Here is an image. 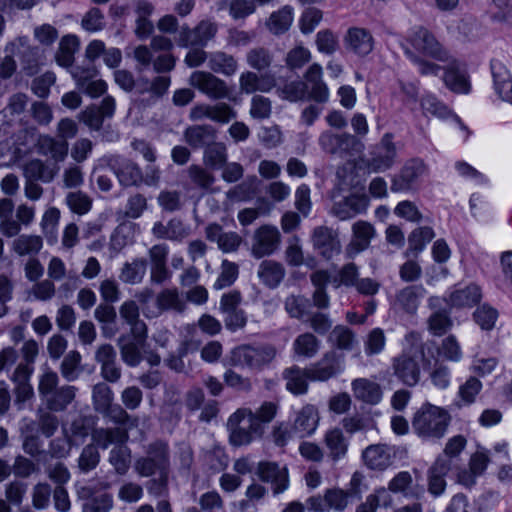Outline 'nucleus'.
I'll return each mask as SVG.
<instances>
[{"label": "nucleus", "instance_id": "obj_1", "mask_svg": "<svg viewBox=\"0 0 512 512\" xmlns=\"http://www.w3.org/2000/svg\"><path fill=\"white\" fill-rule=\"evenodd\" d=\"M278 404L266 401L253 412L249 408H239L227 420L229 442L232 446L249 445L256 437L264 433V425L276 416Z\"/></svg>", "mask_w": 512, "mask_h": 512}, {"label": "nucleus", "instance_id": "obj_54", "mask_svg": "<svg viewBox=\"0 0 512 512\" xmlns=\"http://www.w3.org/2000/svg\"><path fill=\"white\" fill-rule=\"evenodd\" d=\"M101 414L108 417V419L114 424L126 429L127 432L128 429L135 428L138 425V419L129 415L126 409L119 404H111L109 408Z\"/></svg>", "mask_w": 512, "mask_h": 512}, {"label": "nucleus", "instance_id": "obj_16", "mask_svg": "<svg viewBox=\"0 0 512 512\" xmlns=\"http://www.w3.org/2000/svg\"><path fill=\"white\" fill-rule=\"evenodd\" d=\"M312 244L315 250L329 260L341 251L338 233L326 226L316 227L312 234Z\"/></svg>", "mask_w": 512, "mask_h": 512}, {"label": "nucleus", "instance_id": "obj_2", "mask_svg": "<svg viewBox=\"0 0 512 512\" xmlns=\"http://www.w3.org/2000/svg\"><path fill=\"white\" fill-rule=\"evenodd\" d=\"M337 178L338 182L331 191V198L334 200L331 213L341 221L364 214L369 206V197L363 187H357L353 183V173L339 169Z\"/></svg>", "mask_w": 512, "mask_h": 512}, {"label": "nucleus", "instance_id": "obj_62", "mask_svg": "<svg viewBox=\"0 0 512 512\" xmlns=\"http://www.w3.org/2000/svg\"><path fill=\"white\" fill-rule=\"evenodd\" d=\"M92 400L95 411L102 413L112 404L113 392L107 384L97 383L92 389Z\"/></svg>", "mask_w": 512, "mask_h": 512}, {"label": "nucleus", "instance_id": "obj_11", "mask_svg": "<svg viewBox=\"0 0 512 512\" xmlns=\"http://www.w3.org/2000/svg\"><path fill=\"white\" fill-rule=\"evenodd\" d=\"M370 155V158L367 160V166L372 171L381 172L391 168L397 156L393 135L386 133L381 141L373 148Z\"/></svg>", "mask_w": 512, "mask_h": 512}, {"label": "nucleus", "instance_id": "obj_9", "mask_svg": "<svg viewBox=\"0 0 512 512\" xmlns=\"http://www.w3.org/2000/svg\"><path fill=\"white\" fill-rule=\"evenodd\" d=\"M189 84L213 100L230 99L227 83L207 71H195L189 77Z\"/></svg>", "mask_w": 512, "mask_h": 512}, {"label": "nucleus", "instance_id": "obj_27", "mask_svg": "<svg viewBox=\"0 0 512 512\" xmlns=\"http://www.w3.org/2000/svg\"><path fill=\"white\" fill-rule=\"evenodd\" d=\"M491 72L496 93L503 101L512 104V76L509 70L502 61L495 59L491 62Z\"/></svg>", "mask_w": 512, "mask_h": 512}, {"label": "nucleus", "instance_id": "obj_56", "mask_svg": "<svg viewBox=\"0 0 512 512\" xmlns=\"http://www.w3.org/2000/svg\"><path fill=\"white\" fill-rule=\"evenodd\" d=\"M421 107L424 113H429L438 118H448L452 116L456 122L460 124L462 129H466L465 125L460 121L457 115H454L447 106L440 102L432 95L425 96L421 101Z\"/></svg>", "mask_w": 512, "mask_h": 512}, {"label": "nucleus", "instance_id": "obj_36", "mask_svg": "<svg viewBox=\"0 0 512 512\" xmlns=\"http://www.w3.org/2000/svg\"><path fill=\"white\" fill-rule=\"evenodd\" d=\"M58 171V166H50L40 159L30 160L23 166L24 179L41 181L43 183H50Z\"/></svg>", "mask_w": 512, "mask_h": 512}, {"label": "nucleus", "instance_id": "obj_32", "mask_svg": "<svg viewBox=\"0 0 512 512\" xmlns=\"http://www.w3.org/2000/svg\"><path fill=\"white\" fill-rule=\"evenodd\" d=\"M364 463L374 470H385L392 464L391 449L385 444L368 446L362 453Z\"/></svg>", "mask_w": 512, "mask_h": 512}, {"label": "nucleus", "instance_id": "obj_55", "mask_svg": "<svg viewBox=\"0 0 512 512\" xmlns=\"http://www.w3.org/2000/svg\"><path fill=\"white\" fill-rule=\"evenodd\" d=\"M328 341L340 350H351L356 343V338L351 329L343 325H337L330 332Z\"/></svg>", "mask_w": 512, "mask_h": 512}, {"label": "nucleus", "instance_id": "obj_12", "mask_svg": "<svg viewBox=\"0 0 512 512\" xmlns=\"http://www.w3.org/2000/svg\"><path fill=\"white\" fill-rule=\"evenodd\" d=\"M277 87V79L271 73H259L253 70H246L239 76V91L245 95L256 93H269Z\"/></svg>", "mask_w": 512, "mask_h": 512}, {"label": "nucleus", "instance_id": "obj_31", "mask_svg": "<svg viewBox=\"0 0 512 512\" xmlns=\"http://www.w3.org/2000/svg\"><path fill=\"white\" fill-rule=\"evenodd\" d=\"M285 275V267L275 260H263L258 266L257 276L259 280L270 289L278 287Z\"/></svg>", "mask_w": 512, "mask_h": 512}, {"label": "nucleus", "instance_id": "obj_15", "mask_svg": "<svg viewBox=\"0 0 512 512\" xmlns=\"http://www.w3.org/2000/svg\"><path fill=\"white\" fill-rule=\"evenodd\" d=\"M375 235L376 231L371 223L363 220L355 222L352 225V238L345 248L346 257L353 259L368 249Z\"/></svg>", "mask_w": 512, "mask_h": 512}, {"label": "nucleus", "instance_id": "obj_29", "mask_svg": "<svg viewBox=\"0 0 512 512\" xmlns=\"http://www.w3.org/2000/svg\"><path fill=\"white\" fill-rule=\"evenodd\" d=\"M282 377L286 389L293 395H304L308 391L310 372L308 368H301L297 365L284 369Z\"/></svg>", "mask_w": 512, "mask_h": 512}, {"label": "nucleus", "instance_id": "obj_35", "mask_svg": "<svg viewBox=\"0 0 512 512\" xmlns=\"http://www.w3.org/2000/svg\"><path fill=\"white\" fill-rule=\"evenodd\" d=\"M425 295V289L421 285L407 286L401 289L395 297L396 308L414 314L417 311L420 299Z\"/></svg>", "mask_w": 512, "mask_h": 512}, {"label": "nucleus", "instance_id": "obj_41", "mask_svg": "<svg viewBox=\"0 0 512 512\" xmlns=\"http://www.w3.org/2000/svg\"><path fill=\"white\" fill-rule=\"evenodd\" d=\"M152 234L157 239L182 241L189 235L188 229L179 219H171L167 224L156 222L152 228Z\"/></svg>", "mask_w": 512, "mask_h": 512}, {"label": "nucleus", "instance_id": "obj_4", "mask_svg": "<svg viewBox=\"0 0 512 512\" xmlns=\"http://www.w3.org/2000/svg\"><path fill=\"white\" fill-rule=\"evenodd\" d=\"M450 419L445 409L426 403L414 414L412 428L424 440L440 439L445 435Z\"/></svg>", "mask_w": 512, "mask_h": 512}, {"label": "nucleus", "instance_id": "obj_8", "mask_svg": "<svg viewBox=\"0 0 512 512\" xmlns=\"http://www.w3.org/2000/svg\"><path fill=\"white\" fill-rule=\"evenodd\" d=\"M412 47L420 54L440 62L450 60V53L441 45L436 37L426 28L419 27L408 38Z\"/></svg>", "mask_w": 512, "mask_h": 512}, {"label": "nucleus", "instance_id": "obj_60", "mask_svg": "<svg viewBox=\"0 0 512 512\" xmlns=\"http://www.w3.org/2000/svg\"><path fill=\"white\" fill-rule=\"evenodd\" d=\"M434 236L435 234L433 229L428 226L413 230L408 238V251H411L414 255H417L424 249L425 245L434 238Z\"/></svg>", "mask_w": 512, "mask_h": 512}, {"label": "nucleus", "instance_id": "obj_7", "mask_svg": "<svg viewBox=\"0 0 512 512\" xmlns=\"http://www.w3.org/2000/svg\"><path fill=\"white\" fill-rule=\"evenodd\" d=\"M424 358V352L404 351L393 358L394 375L406 386L413 387L420 381L421 370L419 359Z\"/></svg>", "mask_w": 512, "mask_h": 512}, {"label": "nucleus", "instance_id": "obj_51", "mask_svg": "<svg viewBox=\"0 0 512 512\" xmlns=\"http://www.w3.org/2000/svg\"><path fill=\"white\" fill-rule=\"evenodd\" d=\"M480 299V288L476 285H470L452 292L449 296L448 303L454 307H466L475 305Z\"/></svg>", "mask_w": 512, "mask_h": 512}, {"label": "nucleus", "instance_id": "obj_17", "mask_svg": "<svg viewBox=\"0 0 512 512\" xmlns=\"http://www.w3.org/2000/svg\"><path fill=\"white\" fill-rule=\"evenodd\" d=\"M323 70L320 64H311L304 74V85H306V95L318 103H325L329 98V89L322 79Z\"/></svg>", "mask_w": 512, "mask_h": 512}, {"label": "nucleus", "instance_id": "obj_46", "mask_svg": "<svg viewBox=\"0 0 512 512\" xmlns=\"http://www.w3.org/2000/svg\"><path fill=\"white\" fill-rule=\"evenodd\" d=\"M292 23L293 9L290 6H284L269 16L266 27L272 34L281 35L289 30Z\"/></svg>", "mask_w": 512, "mask_h": 512}, {"label": "nucleus", "instance_id": "obj_20", "mask_svg": "<svg viewBox=\"0 0 512 512\" xmlns=\"http://www.w3.org/2000/svg\"><path fill=\"white\" fill-rule=\"evenodd\" d=\"M205 236L211 242H216L217 247L223 253L236 252L243 239L237 232H225L218 223H210L205 228Z\"/></svg>", "mask_w": 512, "mask_h": 512}, {"label": "nucleus", "instance_id": "obj_64", "mask_svg": "<svg viewBox=\"0 0 512 512\" xmlns=\"http://www.w3.org/2000/svg\"><path fill=\"white\" fill-rule=\"evenodd\" d=\"M113 508V497L109 493L91 496L83 504V512H110Z\"/></svg>", "mask_w": 512, "mask_h": 512}, {"label": "nucleus", "instance_id": "obj_44", "mask_svg": "<svg viewBox=\"0 0 512 512\" xmlns=\"http://www.w3.org/2000/svg\"><path fill=\"white\" fill-rule=\"evenodd\" d=\"M14 202L10 198L0 199V232L6 237H14L20 232V224L12 218Z\"/></svg>", "mask_w": 512, "mask_h": 512}, {"label": "nucleus", "instance_id": "obj_14", "mask_svg": "<svg viewBox=\"0 0 512 512\" xmlns=\"http://www.w3.org/2000/svg\"><path fill=\"white\" fill-rule=\"evenodd\" d=\"M257 475L261 481L271 484L274 495L283 493L289 487V473L287 467H280L275 462H259Z\"/></svg>", "mask_w": 512, "mask_h": 512}, {"label": "nucleus", "instance_id": "obj_10", "mask_svg": "<svg viewBox=\"0 0 512 512\" xmlns=\"http://www.w3.org/2000/svg\"><path fill=\"white\" fill-rule=\"evenodd\" d=\"M281 243V234L273 225H262L254 231L251 253L255 258L273 254Z\"/></svg>", "mask_w": 512, "mask_h": 512}, {"label": "nucleus", "instance_id": "obj_38", "mask_svg": "<svg viewBox=\"0 0 512 512\" xmlns=\"http://www.w3.org/2000/svg\"><path fill=\"white\" fill-rule=\"evenodd\" d=\"M183 136L192 148H206L216 139V129L211 125H193L184 131Z\"/></svg>", "mask_w": 512, "mask_h": 512}, {"label": "nucleus", "instance_id": "obj_39", "mask_svg": "<svg viewBox=\"0 0 512 512\" xmlns=\"http://www.w3.org/2000/svg\"><path fill=\"white\" fill-rule=\"evenodd\" d=\"M324 444L334 462L344 458L348 452L349 443L340 428L329 429L324 435Z\"/></svg>", "mask_w": 512, "mask_h": 512}, {"label": "nucleus", "instance_id": "obj_13", "mask_svg": "<svg viewBox=\"0 0 512 512\" xmlns=\"http://www.w3.org/2000/svg\"><path fill=\"white\" fill-rule=\"evenodd\" d=\"M106 162L117 177L120 185L130 187L142 182L141 169L133 161L119 155H112L107 158Z\"/></svg>", "mask_w": 512, "mask_h": 512}, {"label": "nucleus", "instance_id": "obj_47", "mask_svg": "<svg viewBox=\"0 0 512 512\" xmlns=\"http://www.w3.org/2000/svg\"><path fill=\"white\" fill-rule=\"evenodd\" d=\"M79 48V40L75 35L62 37L55 55L56 62L65 68L71 67L74 62V54Z\"/></svg>", "mask_w": 512, "mask_h": 512}, {"label": "nucleus", "instance_id": "obj_3", "mask_svg": "<svg viewBox=\"0 0 512 512\" xmlns=\"http://www.w3.org/2000/svg\"><path fill=\"white\" fill-rule=\"evenodd\" d=\"M59 384L58 374L45 368L39 376L38 392L46 408L52 412H62L75 400L77 388L72 385Z\"/></svg>", "mask_w": 512, "mask_h": 512}, {"label": "nucleus", "instance_id": "obj_37", "mask_svg": "<svg viewBox=\"0 0 512 512\" xmlns=\"http://www.w3.org/2000/svg\"><path fill=\"white\" fill-rule=\"evenodd\" d=\"M92 441L97 448L107 449L111 444H124L128 440V432L121 427L95 428L91 432Z\"/></svg>", "mask_w": 512, "mask_h": 512}, {"label": "nucleus", "instance_id": "obj_45", "mask_svg": "<svg viewBox=\"0 0 512 512\" xmlns=\"http://www.w3.org/2000/svg\"><path fill=\"white\" fill-rule=\"evenodd\" d=\"M147 271V260L135 258L131 262L124 263L119 279L126 284L135 285L142 282Z\"/></svg>", "mask_w": 512, "mask_h": 512}, {"label": "nucleus", "instance_id": "obj_61", "mask_svg": "<svg viewBox=\"0 0 512 512\" xmlns=\"http://www.w3.org/2000/svg\"><path fill=\"white\" fill-rule=\"evenodd\" d=\"M279 98L290 102H298L307 98L306 85L303 81H291L277 88Z\"/></svg>", "mask_w": 512, "mask_h": 512}, {"label": "nucleus", "instance_id": "obj_22", "mask_svg": "<svg viewBox=\"0 0 512 512\" xmlns=\"http://www.w3.org/2000/svg\"><path fill=\"white\" fill-rule=\"evenodd\" d=\"M426 172V165L422 160L412 159L401 169L399 175L392 180L393 192L407 191L412 188L414 182Z\"/></svg>", "mask_w": 512, "mask_h": 512}, {"label": "nucleus", "instance_id": "obj_50", "mask_svg": "<svg viewBox=\"0 0 512 512\" xmlns=\"http://www.w3.org/2000/svg\"><path fill=\"white\" fill-rule=\"evenodd\" d=\"M140 345L137 341L122 335L118 338V347L121 358L128 366L135 367L142 361Z\"/></svg>", "mask_w": 512, "mask_h": 512}, {"label": "nucleus", "instance_id": "obj_25", "mask_svg": "<svg viewBox=\"0 0 512 512\" xmlns=\"http://www.w3.org/2000/svg\"><path fill=\"white\" fill-rule=\"evenodd\" d=\"M319 421L320 416L317 407L306 404L296 413L292 429L301 438L309 437L316 431Z\"/></svg>", "mask_w": 512, "mask_h": 512}, {"label": "nucleus", "instance_id": "obj_40", "mask_svg": "<svg viewBox=\"0 0 512 512\" xmlns=\"http://www.w3.org/2000/svg\"><path fill=\"white\" fill-rule=\"evenodd\" d=\"M37 151L43 156L51 157L55 162H62L68 154V142L48 135L40 136Z\"/></svg>", "mask_w": 512, "mask_h": 512}, {"label": "nucleus", "instance_id": "obj_18", "mask_svg": "<svg viewBox=\"0 0 512 512\" xmlns=\"http://www.w3.org/2000/svg\"><path fill=\"white\" fill-rule=\"evenodd\" d=\"M168 254L169 248L164 243L153 245L148 250L151 283L162 284L170 279L171 273L167 267Z\"/></svg>", "mask_w": 512, "mask_h": 512}, {"label": "nucleus", "instance_id": "obj_53", "mask_svg": "<svg viewBox=\"0 0 512 512\" xmlns=\"http://www.w3.org/2000/svg\"><path fill=\"white\" fill-rule=\"evenodd\" d=\"M310 300L304 295H289L284 301V309L291 318L305 320L309 315Z\"/></svg>", "mask_w": 512, "mask_h": 512}, {"label": "nucleus", "instance_id": "obj_26", "mask_svg": "<svg viewBox=\"0 0 512 512\" xmlns=\"http://www.w3.org/2000/svg\"><path fill=\"white\" fill-rule=\"evenodd\" d=\"M157 311L150 316L156 317L166 311L182 314L187 308L186 301L181 297L177 288H164L155 298Z\"/></svg>", "mask_w": 512, "mask_h": 512}, {"label": "nucleus", "instance_id": "obj_24", "mask_svg": "<svg viewBox=\"0 0 512 512\" xmlns=\"http://www.w3.org/2000/svg\"><path fill=\"white\" fill-rule=\"evenodd\" d=\"M308 369L311 381H328L341 371L340 358L335 351H329Z\"/></svg>", "mask_w": 512, "mask_h": 512}, {"label": "nucleus", "instance_id": "obj_19", "mask_svg": "<svg viewBox=\"0 0 512 512\" xmlns=\"http://www.w3.org/2000/svg\"><path fill=\"white\" fill-rule=\"evenodd\" d=\"M343 42L347 51L359 57L367 56L374 48V38L371 32L361 27L349 28L344 35Z\"/></svg>", "mask_w": 512, "mask_h": 512}, {"label": "nucleus", "instance_id": "obj_21", "mask_svg": "<svg viewBox=\"0 0 512 512\" xmlns=\"http://www.w3.org/2000/svg\"><path fill=\"white\" fill-rule=\"evenodd\" d=\"M360 482L361 479L358 474H354L350 482L349 490L344 491L337 488L327 490L326 501L328 510L343 511L350 500L359 499L361 496Z\"/></svg>", "mask_w": 512, "mask_h": 512}, {"label": "nucleus", "instance_id": "obj_43", "mask_svg": "<svg viewBox=\"0 0 512 512\" xmlns=\"http://www.w3.org/2000/svg\"><path fill=\"white\" fill-rule=\"evenodd\" d=\"M208 67L211 71L225 76H232L238 69V62L233 55L223 51L209 54Z\"/></svg>", "mask_w": 512, "mask_h": 512}, {"label": "nucleus", "instance_id": "obj_33", "mask_svg": "<svg viewBox=\"0 0 512 512\" xmlns=\"http://www.w3.org/2000/svg\"><path fill=\"white\" fill-rule=\"evenodd\" d=\"M388 490L392 493H401L405 497L419 499L424 494V489L414 484L412 475L408 471L397 473L389 482Z\"/></svg>", "mask_w": 512, "mask_h": 512}, {"label": "nucleus", "instance_id": "obj_30", "mask_svg": "<svg viewBox=\"0 0 512 512\" xmlns=\"http://www.w3.org/2000/svg\"><path fill=\"white\" fill-rule=\"evenodd\" d=\"M171 79L169 76H157L152 80L140 78L135 85L137 92L141 95L149 94L147 102L155 103L163 97L170 86Z\"/></svg>", "mask_w": 512, "mask_h": 512}, {"label": "nucleus", "instance_id": "obj_49", "mask_svg": "<svg viewBox=\"0 0 512 512\" xmlns=\"http://www.w3.org/2000/svg\"><path fill=\"white\" fill-rule=\"evenodd\" d=\"M227 147L222 142H216L215 140L209 144L203 154L204 164L211 169L222 168L227 162Z\"/></svg>", "mask_w": 512, "mask_h": 512}, {"label": "nucleus", "instance_id": "obj_52", "mask_svg": "<svg viewBox=\"0 0 512 512\" xmlns=\"http://www.w3.org/2000/svg\"><path fill=\"white\" fill-rule=\"evenodd\" d=\"M109 463L118 475H125L131 464V450L124 444L116 445L109 453Z\"/></svg>", "mask_w": 512, "mask_h": 512}, {"label": "nucleus", "instance_id": "obj_63", "mask_svg": "<svg viewBox=\"0 0 512 512\" xmlns=\"http://www.w3.org/2000/svg\"><path fill=\"white\" fill-rule=\"evenodd\" d=\"M81 363V355L77 351H70L60 364V372L62 377L68 382L75 381L80 373L79 365Z\"/></svg>", "mask_w": 512, "mask_h": 512}, {"label": "nucleus", "instance_id": "obj_57", "mask_svg": "<svg viewBox=\"0 0 512 512\" xmlns=\"http://www.w3.org/2000/svg\"><path fill=\"white\" fill-rule=\"evenodd\" d=\"M42 238L37 235H20L13 241L12 248L20 256L37 254L42 248Z\"/></svg>", "mask_w": 512, "mask_h": 512}, {"label": "nucleus", "instance_id": "obj_48", "mask_svg": "<svg viewBox=\"0 0 512 512\" xmlns=\"http://www.w3.org/2000/svg\"><path fill=\"white\" fill-rule=\"evenodd\" d=\"M320 341L311 332L298 335L293 342V351L299 357L313 358L319 351Z\"/></svg>", "mask_w": 512, "mask_h": 512}, {"label": "nucleus", "instance_id": "obj_34", "mask_svg": "<svg viewBox=\"0 0 512 512\" xmlns=\"http://www.w3.org/2000/svg\"><path fill=\"white\" fill-rule=\"evenodd\" d=\"M451 463L448 459L438 457L428 471V490L435 496L441 495L446 488L445 476L449 472Z\"/></svg>", "mask_w": 512, "mask_h": 512}, {"label": "nucleus", "instance_id": "obj_6", "mask_svg": "<svg viewBox=\"0 0 512 512\" xmlns=\"http://www.w3.org/2000/svg\"><path fill=\"white\" fill-rule=\"evenodd\" d=\"M218 33V24L210 19H203L190 28L183 25L179 31L178 45L180 47H205L214 40Z\"/></svg>", "mask_w": 512, "mask_h": 512}, {"label": "nucleus", "instance_id": "obj_42", "mask_svg": "<svg viewBox=\"0 0 512 512\" xmlns=\"http://www.w3.org/2000/svg\"><path fill=\"white\" fill-rule=\"evenodd\" d=\"M245 60L251 70L262 73L272 67L274 54L267 47L256 46L247 51Z\"/></svg>", "mask_w": 512, "mask_h": 512}, {"label": "nucleus", "instance_id": "obj_59", "mask_svg": "<svg viewBox=\"0 0 512 512\" xmlns=\"http://www.w3.org/2000/svg\"><path fill=\"white\" fill-rule=\"evenodd\" d=\"M149 456L158 466V471H169L170 457L168 445L157 441L148 445L146 450Z\"/></svg>", "mask_w": 512, "mask_h": 512}, {"label": "nucleus", "instance_id": "obj_23", "mask_svg": "<svg viewBox=\"0 0 512 512\" xmlns=\"http://www.w3.org/2000/svg\"><path fill=\"white\" fill-rule=\"evenodd\" d=\"M443 81L447 88L455 93L466 94L470 91V83L466 71L461 64L450 55V60L446 61Z\"/></svg>", "mask_w": 512, "mask_h": 512}, {"label": "nucleus", "instance_id": "obj_5", "mask_svg": "<svg viewBox=\"0 0 512 512\" xmlns=\"http://www.w3.org/2000/svg\"><path fill=\"white\" fill-rule=\"evenodd\" d=\"M277 355V347L270 343L243 344L232 350L230 363L233 366L262 371L274 362Z\"/></svg>", "mask_w": 512, "mask_h": 512}, {"label": "nucleus", "instance_id": "obj_28", "mask_svg": "<svg viewBox=\"0 0 512 512\" xmlns=\"http://www.w3.org/2000/svg\"><path fill=\"white\" fill-rule=\"evenodd\" d=\"M354 397L369 405H377L383 397L380 384L367 378H358L351 383Z\"/></svg>", "mask_w": 512, "mask_h": 512}, {"label": "nucleus", "instance_id": "obj_58", "mask_svg": "<svg viewBox=\"0 0 512 512\" xmlns=\"http://www.w3.org/2000/svg\"><path fill=\"white\" fill-rule=\"evenodd\" d=\"M358 280V266L353 262H349L339 269L337 275L332 279V284L335 288H339L341 286L349 288L355 287Z\"/></svg>", "mask_w": 512, "mask_h": 512}]
</instances>
